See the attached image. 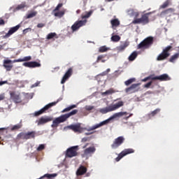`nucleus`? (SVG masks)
<instances>
[{
    "mask_svg": "<svg viewBox=\"0 0 179 179\" xmlns=\"http://www.w3.org/2000/svg\"><path fill=\"white\" fill-rule=\"evenodd\" d=\"M127 15L131 17H134V24H146L149 23V18L145 15L141 18H138L139 13L136 10L129 9L127 10Z\"/></svg>",
    "mask_w": 179,
    "mask_h": 179,
    "instance_id": "f257e3e1",
    "label": "nucleus"
},
{
    "mask_svg": "<svg viewBox=\"0 0 179 179\" xmlns=\"http://www.w3.org/2000/svg\"><path fill=\"white\" fill-rule=\"evenodd\" d=\"M78 109H75L69 113L62 115L61 116L56 117L55 120H53L51 127L52 128H58L61 123L65 122V121H66V120L69 118V117H72V115L78 114Z\"/></svg>",
    "mask_w": 179,
    "mask_h": 179,
    "instance_id": "f03ea898",
    "label": "nucleus"
},
{
    "mask_svg": "<svg viewBox=\"0 0 179 179\" xmlns=\"http://www.w3.org/2000/svg\"><path fill=\"white\" fill-rule=\"evenodd\" d=\"M78 150H79V145L70 147L66 151V157H76L78 156Z\"/></svg>",
    "mask_w": 179,
    "mask_h": 179,
    "instance_id": "7ed1b4c3",
    "label": "nucleus"
},
{
    "mask_svg": "<svg viewBox=\"0 0 179 179\" xmlns=\"http://www.w3.org/2000/svg\"><path fill=\"white\" fill-rule=\"evenodd\" d=\"M59 101H61V99H57V101L52 102V103L46 105L45 107L41 108L40 110L35 112L34 116L38 117V115H41V114H44V113H45V111H47V110H48L49 108H51V107H52L54 106H56L58 103H59Z\"/></svg>",
    "mask_w": 179,
    "mask_h": 179,
    "instance_id": "20e7f679",
    "label": "nucleus"
},
{
    "mask_svg": "<svg viewBox=\"0 0 179 179\" xmlns=\"http://www.w3.org/2000/svg\"><path fill=\"white\" fill-rule=\"evenodd\" d=\"M170 50H171V46H168L164 49L162 52L157 57V61H164V59L169 57L170 53H169V51H170Z\"/></svg>",
    "mask_w": 179,
    "mask_h": 179,
    "instance_id": "39448f33",
    "label": "nucleus"
},
{
    "mask_svg": "<svg viewBox=\"0 0 179 179\" xmlns=\"http://www.w3.org/2000/svg\"><path fill=\"white\" fill-rule=\"evenodd\" d=\"M153 41V38L148 37L143 41L139 45L138 48H149V47L152 45Z\"/></svg>",
    "mask_w": 179,
    "mask_h": 179,
    "instance_id": "423d86ee",
    "label": "nucleus"
},
{
    "mask_svg": "<svg viewBox=\"0 0 179 179\" xmlns=\"http://www.w3.org/2000/svg\"><path fill=\"white\" fill-rule=\"evenodd\" d=\"M87 22V20H78L76 21L72 26H71V30L73 31V33L74 31H76L78 30H79V29H80V27H82L83 26H85V24H86V22Z\"/></svg>",
    "mask_w": 179,
    "mask_h": 179,
    "instance_id": "0eeeda50",
    "label": "nucleus"
},
{
    "mask_svg": "<svg viewBox=\"0 0 179 179\" xmlns=\"http://www.w3.org/2000/svg\"><path fill=\"white\" fill-rule=\"evenodd\" d=\"M113 120V116H110V118L100 122L99 124H96L88 129V131H94V129H97V128H100V127H103V125H107V124H110V121Z\"/></svg>",
    "mask_w": 179,
    "mask_h": 179,
    "instance_id": "6e6552de",
    "label": "nucleus"
},
{
    "mask_svg": "<svg viewBox=\"0 0 179 179\" xmlns=\"http://www.w3.org/2000/svg\"><path fill=\"white\" fill-rule=\"evenodd\" d=\"M131 153H135V150H134L132 148L125 149L120 154H119L117 157H116V162H120V159L124 156H127V155H131Z\"/></svg>",
    "mask_w": 179,
    "mask_h": 179,
    "instance_id": "1a4fd4ad",
    "label": "nucleus"
},
{
    "mask_svg": "<svg viewBox=\"0 0 179 179\" xmlns=\"http://www.w3.org/2000/svg\"><path fill=\"white\" fill-rule=\"evenodd\" d=\"M19 29H20V24L15 27H11L8 31V33L6 34V35L3 36V38H9V37H10L12 34H13L14 33H16V31H18Z\"/></svg>",
    "mask_w": 179,
    "mask_h": 179,
    "instance_id": "9d476101",
    "label": "nucleus"
},
{
    "mask_svg": "<svg viewBox=\"0 0 179 179\" xmlns=\"http://www.w3.org/2000/svg\"><path fill=\"white\" fill-rule=\"evenodd\" d=\"M73 73V69L72 68H69L68 69V71L65 73V74L64 75L61 83L62 85H64V83H65V82H66L70 76H72V74Z\"/></svg>",
    "mask_w": 179,
    "mask_h": 179,
    "instance_id": "9b49d317",
    "label": "nucleus"
},
{
    "mask_svg": "<svg viewBox=\"0 0 179 179\" xmlns=\"http://www.w3.org/2000/svg\"><path fill=\"white\" fill-rule=\"evenodd\" d=\"M52 120H54L52 117H41L38 121V125H44V124H47V122H50V121H52Z\"/></svg>",
    "mask_w": 179,
    "mask_h": 179,
    "instance_id": "f8f14e48",
    "label": "nucleus"
},
{
    "mask_svg": "<svg viewBox=\"0 0 179 179\" xmlns=\"http://www.w3.org/2000/svg\"><path fill=\"white\" fill-rule=\"evenodd\" d=\"M23 66L27 68H39V66H41V64L37 62H24Z\"/></svg>",
    "mask_w": 179,
    "mask_h": 179,
    "instance_id": "ddd939ff",
    "label": "nucleus"
},
{
    "mask_svg": "<svg viewBox=\"0 0 179 179\" xmlns=\"http://www.w3.org/2000/svg\"><path fill=\"white\" fill-rule=\"evenodd\" d=\"M10 99L13 101L14 103H22V99H20V96L17 94L15 92H12L10 94Z\"/></svg>",
    "mask_w": 179,
    "mask_h": 179,
    "instance_id": "4468645a",
    "label": "nucleus"
},
{
    "mask_svg": "<svg viewBox=\"0 0 179 179\" xmlns=\"http://www.w3.org/2000/svg\"><path fill=\"white\" fill-rule=\"evenodd\" d=\"M86 173H87V168L83 165H81L76 171V176H84V174H86Z\"/></svg>",
    "mask_w": 179,
    "mask_h": 179,
    "instance_id": "2eb2a0df",
    "label": "nucleus"
},
{
    "mask_svg": "<svg viewBox=\"0 0 179 179\" xmlns=\"http://www.w3.org/2000/svg\"><path fill=\"white\" fill-rule=\"evenodd\" d=\"M12 62V60L10 59H6L3 61V67L6 69V71H12V69L13 68V65L9 64Z\"/></svg>",
    "mask_w": 179,
    "mask_h": 179,
    "instance_id": "dca6fc26",
    "label": "nucleus"
},
{
    "mask_svg": "<svg viewBox=\"0 0 179 179\" xmlns=\"http://www.w3.org/2000/svg\"><path fill=\"white\" fill-rule=\"evenodd\" d=\"M124 140L125 138H124L122 136H120L117 138H116L113 143V149L118 148V146H120Z\"/></svg>",
    "mask_w": 179,
    "mask_h": 179,
    "instance_id": "f3484780",
    "label": "nucleus"
},
{
    "mask_svg": "<svg viewBox=\"0 0 179 179\" xmlns=\"http://www.w3.org/2000/svg\"><path fill=\"white\" fill-rule=\"evenodd\" d=\"M96 152L95 147H89L84 150L83 156H89V155H93Z\"/></svg>",
    "mask_w": 179,
    "mask_h": 179,
    "instance_id": "a211bd4d",
    "label": "nucleus"
},
{
    "mask_svg": "<svg viewBox=\"0 0 179 179\" xmlns=\"http://www.w3.org/2000/svg\"><path fill=\"white\" fill-rule=\"evenodd\" d=\"M68 128L69 129H71L74 132H80V124H71L70 126H68Z\"/></svg>",
    "mask_w": 179,
    "mask_h": 179,
    "instance_id": "6ab92c4d",
    "label": "nucleus"
},
{
    "mask_svg": "<svg viewBox=\"0 0 179 179\" xmlns=\"http://www.w3.org/2000/svg\"><path fill=\"white\" fill-rule=\"evenodd\" d=\"M141 84H133L130 87L126 89V93H135L136 92V87Z\"/></svg>",
    "mask_w": 179,
    "mask_h": 179,
    "instance_id": "aec40b11",
    "label": "nucleus"
},
{
    "mask_svg": "<svg viewBox=\"0 0 179 179\" xmlns=\"http://www.w3.org/2000/svg\"><path fill=\"white\" fill-rule=\"evenodd\" d=\"M124 106V102L122 101H119L117 102H114L113 105V110H118L120 107Z\"/></svg>",
    "mask_w": 179,
    "mask_h": 179,
    "instance_id": "412c9836",
    "label": "nucleus"
},
{
    "mask_svg": "<svg viewBox=\"0 0 179 179\" xmlns=\"http://www.w3.org/2000/svg\"><path fill=\"white\" fill-rule=\"evenodd\" d=\"M124 115H127V112H119V113H115L113 115V119L118 120V118H121V117H124Z\"/></svg>",
    "mask_w": 179,
    "mask_h": 179,
    "instance_id": "4be33fe9",
    "label": "nucleus"
},
{
    "mask_svg": "<svg viewBox=\"0 0 179 179\" xmlns=\"http://www.w3.org/2000/svg\"><path fill=\"white\" fill-rule=\"evenodd\" d=\"M113 110V106H110L109 107L103 108L99 109V113L102 114H106V113H110V111Z\"/></svg>",
    "mask_w": 179,
    "mask_h": 179,
    "instance_id": "5701e85b",
    "label": "nucleus"
},
{
    "mask_svg": "<svg viewBox=\"0 0 179 179\" xmlns=\"http://www.w3.org/2000/svg\"><path fill=\"white\" fill-rule=\"evenodd\" d=\"M110 71V69H108L106 71L102 72L101 73L97 75L95 77V79L98 81L100 82V76H106V75H107V73H108Z\"/></svg>",
    "mask_w": 179,
    "mask_h": 179,
    "instance_id": "b1692460",
    "label": "nucleus"
},
{
    "mask_svg": "<svg viewBox=\"0 0 179 179\" xmlns=\"http://www.w3.org/2000/svg\"><path fill=\"white\" fill-rule=\"evenodd\" d=\"M27 139H34L36 138V131H28L27 133Z\"/></svg>",
    "mask_w": 179,
    "mask_h": 179,
    "instance_id": "393cba45",
    "label": "nucleus"
},
{
    "mask_svg": "<svg viewBox=\"0 0 179 179\" xmlns=\"http://www.w3.org/2000/svg\"><path fill=\"white\" fill-rule=\"evenodd\" d=\"M17 139H23L27 141V133L21 132L17 135Z\"/></svg>",
    "mask_w": 179,
    "mask_h": 179,
    "instance_id": "a878e982",
    "label": "nucleus"
},
{
    "mask_svg": "<svg viewBox=\"0 0 179 179\" xmlns=\"http://www.w3.org/2000/svg\"><path fill=\"white\" fill-rule=\"evenodd\" d=\"M159 77V80L164 81V80H170V77L167 74H162Z\"/></svg>",
    "mask_w": 179,
    "mask_h": 179,
    "instance_id": "bb28decb",
    "label": "nucleus"
},
{
    "mask_svg": "<svg viewBox=\"0 0 179 179\" xmlns=\"http://www.w3.org/2000/svg\"><path fill=\"white\" fill-rule=\"evenodd\" d=\"M120 22L118 18L114 17L113 20V27H118L120 26Z\"/></svg>",
    "mask_w": 179,
    "mask_h": 179,
    "instance_id": "cd10ccee",
    "label": "nucleus"
},
{
    "mask_svg": "<svg viewBox=\"0 0 179 179\" xmlns=\"http://www.w3.org/2000/svg\"><path fill=\"white\" fill-rule=\"evenodd\" d=\"M138 57V52H133L129 57L130 61H134V59Z\"/></svg>",
    "mask_w": 179,
    "mask_h": 179,
    "instance_id": "c85d7f7f",
    "label": "nucleus"
},
{
    "mask_svg": "<svg viewBox=\"0 0 179 179\" xmlns=\"http://www.w3.org/2000/svg\"><path fill=\"white\" fill-rule=\"evenodd\" d=\"M22 127H23L22 123L17 124L12 127L11 131H17V130L20 129V128H22Z\"/></svg>",
    "mask_w": 179,
    "mask_h": 179,
    "instance_id": "c756f323",
    "label": "nucleus"
},
{
    "mask_svg": "<svg viewBox=\"0 0 179 179\" xmlns=\"http://www.w3.org/2000/svg\"><path fill=\"white\" fill-rule=\"evenodd\" d=\"M73 108H76V105H71L66 108H64L62 113H66L68 111H71V110H73Z\"/></svg>",
    "mask_w": 179,
    "mask_h": 179,
    "instance_id": "7c9ffc66",
    "label": "nucleus"
},
{
    "mask_svg": "<svg viewBox=\"0 0 179 179\" xmlns=\"http://www.w3.org/2000/svg\"><path fill=\"white\" fill-rule=\"evenodd\" d=\"M56 36H57V34L55 32H51L47 35L46 38L47 40H51L54 38V37H55Z\"/></svg>",
    "mask_w": 179,
    "mask_h": 179,
    "instance_id": "2f4dec72",
    "label": "nucleus"
},
{
    "mask_svg": "<svg viewBox=\"0 0 179 179\" xmlns=\"http://www.w3.org/2000/svg\"><path fill=\"white\" fill-rule=\"evenodd\" d=\"M92 14H93V10H91L88 13H87L85 15H83L82 19H87L88 17H90V16H92Z\"/></svg>",
    "mask_w": 179,
    "mask_h": 179,
    "instance_id": "473e14b6",
    "label": "nucleus"
},
{
    "mask_svg": "<svg viewBox=\"0 0 179 179\" xmlns=\"http://www.w3.org/2000/svg\"><path fill=\"white\" fill-rule=\"evenodd\" d=\"M174 12V9L173 8H169L168 10L162 12L161 15H170V13H173Z\"/></svg>",
    "mask_w": 179,
    "mask_h": 179,
    "instance_id": "72a5a7b5",
    "label": "nucleus"
},
{
    "mask_svg": "<svg viewBox=\"0 0 179 179\" xmlns=\"http://www.w3.org/2000/svg\"><path fill=\"white\" fill-rule=\"evenodd\" d=\"M110 48H107L106 46H101L99 49V52H107Z\"/></svg>",
    "mask_w": 179,
    "mask_h": 179,
    "instance_id": "f704fd0d",
    "label": "nucleus"
},
{
    "mask_svg": "<svg viewBox=\"0 0 179 179\" xmlns=\"http://www.w3.org/2000/svg\"><path fill=\"white\" fill-rule=\"evenodd\" d=\"M136 80V78H130L129 80L124 82V85H126V86H129L131 83H134V82H135Z\"/></svg>",
    "mask_w": 179,
    "mask_h": 179,
    "instance_id": "c9c22d12",
    "label": "nucleus"
},
{
    "mask_svg": "<svg viewBox=\"0 0 179 179\" xmlns=\"http://www.w3.org/2000/svg\"><path fill=\"white\" fill-rule=\"evenodd\" d=\"M179 57V53H176L175 55H173L171 59H170V62H175V61Z\"/></svg>",
    "mask_w": 179,
    "mask_h": 179,
    "instance_id": "e433bc0d",
    "label": "nucleus"
},
{
    "mask_svg": "<svg viewBox=\"0 0 179 179\" xmlns=\"http://www.w3.org/2000/svg\"><path fill=\"white\" fill-rule=\"evenodd\" d=\"M104 55H99L97 57V59H96V62L99 63V62H106V59H104Z\"/></svg>",
    "mask_w": 179,
    "mask_h": 179,
    "instance_id": "4c0bfd02",
    "label": "nucleus"
},
{
    "mask_svg": "<svg viewBox=\"0 0 179 179\" xmlns=\"http://www.w3.org/2000/svg\"><path fill=\"white\" fill-rule=\"evenodd\" d=\"M64 15H65V13L64 11H58L55 13V16H56L57 17H62Z\"/></svg>",
    "mask_w": 179,
    "mask_h": 179,
    "instance_id": "58836bf2",
    "label": "nucleus"
},
{
    "mask_svg": "<svg viewBox=\"0 0 179 179\" xmlns=\"http://www.w3.org/2000/svg\"><path fill=\"white\" fill-rule=\"evenodd\" d=\"M120 40H121V37H120V36H118V35L113 36V41L114 43H117V42L120 41Z\"/></svg>",
    "mask_w": 179,
    "mask_h": 179,
    "instance_id": "ea45409f",
    "label": "nucleus"
},
{
    "mask_svg": "<svg viewBox=\"0 0 179 179\" xmlns=\"http://www.w3.org/2000/svg\"><path fill=\"white\" fill-rule=\"evenodd\" d=\"M26 8V3H22L21 4L18 5L16 7L17 10H20V9H23Z\"/></svg>",
    "mask_w": 179,
    "mask_h": 179,
    "instance_id": "a19ab883",
    "label": "nucleus"
},
{
    "mask_svg": "<svg viewBox=\"0 0 179 179\" xmlns=\"http://www.w3.org/2000/svg\"><path fill=\"white\" fill-rule=\"evenodd\" d=\"M45 149V145L44 144H41L37 148L36 150L38 152H41V150H44Z\"/></svg>",
    "mask_w": 179,
    "mask_h": 179,
    "instance_id": "79ce46f5",
    "label": "nucleus"
},
{
    "mask_svg": "<svg viewBox=\"0 0 179 179\" xmlns=\"http://www.w3.org/2000/svg\"><path fill=\"white\" fill-rule=\"evenodd\" d=\"M37 15V12H32L27 15V19H31V17H34Z\"/></svg>",
    "mask_w": 179,
    "mask_h": 179,
    "instance_id": "37998d69",
    "label": "nucleus"
},
{
    "mask_svg": "<svg viewBox=\"0 0 179 179\" xmlns=\"http://www.w3.org/2000/svg\"><path fill=\"white\" fill-rule=\"evenodd\" d=\"M62 6H64V4L62 3H59L57 7L55 8L54 12H57V10H59V9H61V8H62Z\"/></svg>",
    "mask_w": 179,
    "mask_h": 179,
    "instance_id": "c03bdc74",
    "label": "nucleus"
},
{
    "mask_svg": "<svg viewBox=\"0 0 179 179\" xmlns=\"http://www.w3.org/2000/svg\"><path fill=\"white\" fill-rule=\"evenodd\" d=\"M169 3H170V1H165V2L163 3V5L161 6V8H162V9H164L165 8H167V7L169 6Z\"/></svg>",
    "mask_w": 179,
    "mask_h": 179,
    "instance_id": "a18cd8bd",
    "label": "nucleus"
},
{
    "mask_svg": "<svg viewBox=\"0 0 179 179\" xmlns=\"http://www.w3.org/2000/svg\"><path fill=\"white\" fill-rule=\"evenodd\" d=\"M29 31H31V28H27L22 31V34H27Z\"/></svg>",
    "mask_w": 179,
    "mask_h": 179,
    "instance_id": "49530a36",
    "label": "nucleus"
},
{
    "mask_svg": "<svg viewBox=\"0 0 179 179\" xmlns=\"http://www.w3.org/2000/svg\"><path fill=\"white\" fill-rule=\"evenodd\" d=\"M31 56H27L22 59V61L23 62H24L26 61H31Z\"/></svg>",
    "mask_w": 179,
    "mask_h": 179,
    "instance_id": "de8ad7c7",
    "label": "nucleus"
},
{
    "mask_svg": "<svg viewBox=\"0 0 179 179\" xmlns=\"http://www.w3.org/2000/svg\"><path fill=\"white\" fill-rule=\"evenodd\" d=\"M157 113H160V109H156L155 110L152 111L151 113V115H156Z\"/></svg>",
    "mask_w": 179,
    "mask_h": 179,
    "instance_id": "09e8293b",
    "label": "nucleus"
},
{
    "mask_svg": "<svg viewBox=\"0 0 179 179\" xmlns=\"http://www.w3.org/2000/svg\"><path fill=\"white\" fill-rule=\"evenodd\" d=\"M93 108H94V106H88L85 107V109L87 111H92V110H93Z\"/></svg>",
    "mask_w": 179,
    "mask_h": 179,
    "instance_id": "8fccbe9b",
    "label": "nucleus"
},
{
    "mask_svg": "<svg viewBox=\"0 0 179 179\" xmlns=\"http://www.w3.org/2000/svg\"><path fill=\"white\" fill-rule=\"evenodd\" d=\"M45 26V24H43V23H39L37 24V27L38 29H43V27H44Z\"/></svg>",
    "mask_w": 179,
    "mask_h": 179,
    "instance_id": "3c124183",
    "label": "nucleus"
},
{
    "mask_svg": "<svg viewBox=\"0 0 179 179\" xmlns=\"http://www.w3.org/2000/svg\"><path fill=\"white\" fill-rule=\"evenodd\" d=\"M152 81L148 83L147 84H145V85H144V87H146V88L150 87V86L152 85Z\"/></svg>",
    "mask_w": 179,
    "mask_h": 179,
    "instance_id": "603ef678",
    "label": "nucleus"
},
{
    "mask_svg": "<svg viewBox=\"0 0 179 179\" xmlns=\"http://www.w3.org/2000/svg\"><path fill=\"white\" fill-rule=\"evenodd\" d=\"M150 79H151V80H159V76L153 77V76H151V78Z\"/></svg>",
    "mask_w": 179,
    "mask_h": 179,
    "instance_id": "864d4df0",
    "label": "nucleus"
},
{
    "mask_svg": "<svg viewBox=\"0 0 179 179\" xmlns=\"http://www.w3.org/2000/svg\"><path fill=\"white\" fill-rule=\"evenodd\" d=\"M150 78H152V76H149L148 77L143 78V80H141V81L147 82V80H149V79H150Z\"/></svg>",
    "mask_w": 179,
    "mask_h": 179,
    "instance_id": "5fc2aeb1",
    "label": "nucleus"
},
{
    "mask_svg": "<svg viewBox=\"0 0 179 179\" xmlns=\"http://www.w3.org/2000/svg\"><path fill=\"white\" fill-rule=\"evenodd\" d=\"M128 47V43H124L123 45L120 46V50H124V48H127Z\"/></svg>",
    "mask_w": 179,
    "mask_h": 179,
    "instance_id": "6e6d98bb",
    "label": "nucleus"
},
{
    "mask_svg": "<svg viewBox=\"0 0 179 179\" xmlns=\"http://www.w3.org/2000/svg\"><path fill=\"white\" fill-rule=\"evenodd\" d=\"M3 24H5V21L0 18V26H3Z\"/></svg>",
    "mask_w": 179,
    "mask_h": 179,
    "instance_id": "4d7b16f0",
    "label": "nucleus"
},
{
    "mask_svg": "<svg viewBox=\"0 0 179 179\" xmlns=\"http://www.w3.org/2000/svg\"><path fill=\"white\" fill-rule=\"evenodd\" d=\"M13 62H23V59H15Z\"/></svg>",
    "mask_w": 179,
    "mask_h": 179,
    "instance_id": "13d9d810",
    "label": "nucleus"
},
{
    "mask_svg": "<svg viewBox=\"0 0 179 179\" xmlns=\"http://www.w3.org/2000/svg\"><path fill=\"white\" fill-rule=\"evenodd\" d=\"M38 85H40V82H37V83H34V85H32L31 87H37V86H38Z\"/></svg>",
    "mask_w": 179,
    "mask_h": 179,
    "instance_id": "bf43d9fd",
    "label": "nucleus"
},
{
    "mask_svg": "<svg viewBox=\"0 0 179 179\" xmlns=\"http://www.w3.org/2000/svg\"><path fill=\"white\" fill-rule=\"evenodd\" d=\"M8 83V81H0V86H2V85H6Z\"/></svg>",
    "mask_w": 179,
    "mask_h": 179,
    "instance_id": "052dcab7",
    "label": "nucleus"
},
{
    "mask_svg": "<svg viewBox=\"0 0 179 179\" xmlns=\"http://www.w3.org/2000/svg\"><path fill=\"white\" fill-rule=\"evenodd\" d=\"M82 142H87V138H82Z\"/></svg>",
    "mask_w": 179,
    "mask_h": 179,
    "instance_id": "680f3d73",
    "label": "nucleus"
},
{
    "mask_svg": "<svg viewBox=\"0 0 179 179\" xmlns=\"http://www.w3.org/2000/svg\"><path fill=\"white\" fill-rule=\"evenodd\" d=\"M5 99V96L3 95H0V101L3 100Z\"/></svg>",
    "mask_w": 179,
    "mask_h": 179,
    "instance_id": "e2e57ef3",
    "label": "nucleus"
},
{
    "mask_svg": "<svg viewBox=\"0 0 179 179\" xmlns=\"http://www.w3.org/2000/svg\"><path fill=\"white\" fill-rule=\"evenodd\" d=\"M87 145H89V143L85 144V145L83 147V149H86V148H87Z\"/></svg>",
    "mask_w": 179,
    "mask_h": 179,
    "instance_id": "0e129e2a",
    "label": "nucleus"
},
{
    "mask_svg": "<svg viewBox=\"0 0 179 179\" xmlns=\"http://www.w3.org/2000/svg\"><path fill=\"white\" fill-rule=\"evenodd\" d=\"M110 93H111L110 91H106V92H105V94H110Z\"/></svg>",
    "mask_w": 179,
    "mask_h": 179,
    "instance_id": "69168bd1",
    "label": "nucleus"
},
{
    "mask_svg": "<svg viewBox=\"0 0 179 179\" xmlns=\"http://www.w3.org/2000/svg\"><path fill=\"white\" fill-rule=\"evenodd\" d=\"M76 13H78V14L80 13V10H77Z\"/></svg>",
    "mask_w": 179,
    "mask_h": 179,
    "instance_id": "338daca9",
    "label": "nucleus"
},
{
    "mask_svg": "<svg viewBox=\"0 0 179 179\" xmlns=\"http://www.w3.org/2000/svg\"><path fill=\"white\" fill-rule=\"evenodd\" d=\"M0 50H3V48L2 45H0Z\"/></svg>",
    "mask_w": 179,
    "mask_h": 179,
    "instance_id": "774afa93",
    "label": "nucleus"
}]
</instances>
